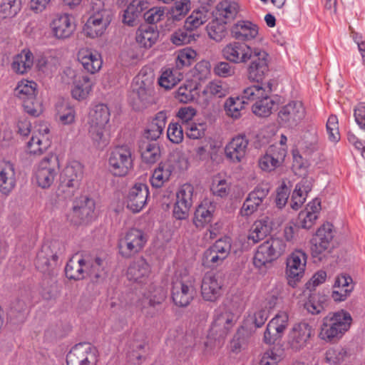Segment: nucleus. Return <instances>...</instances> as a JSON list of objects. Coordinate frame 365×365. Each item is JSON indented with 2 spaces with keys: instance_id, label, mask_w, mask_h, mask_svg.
<instances>
[{
  "instance_id": "nucleus-1",
  "label": "nucleus",
  "mask_w": 365,
  "mask_h": 365,
  "mask_svg": "<svg viewBox=\"0 0 365 365\" xmlns=\"http://www.w3.org/2000/svg\"><path fill=\"white\" fill-rule=\"evenodd\" d=\"M110 116V110L103 103L95 106L89 112L88 134L93 144L98 147H105L108 143L106 131Z\"/></svg>"
},
{
  "instance_id": "nucleus-23",
  "label": "nucleus",
  "mask_w": 365,
  "mask_h": 365,
  "mask_svg": "<svg viewBox=\"0 0 365 365\" xmlns=\"http://www.w3.org/2000/svg\"><path fill=\"white\" fill-rule=\"evenodd\" d=\"M71 16L68 14H58L51 23L53 36L58 39L69 38L75 30V25L71 22Z\"/></svg>"
},
{
  "instance_id": "nucleus-24",
  "label": "nucleus",
  "mask_w": 365,
  "mask_h": 365,
  "mask_svg": "<svg viewBox=\"0 0 365 365\" xmlns=\"http://www.w3.org/2000/svg\"><path fill=\"white\" fill-rule=\"evenodd\" d=\"M231 36L237 41L247 43L258 35V26L249 21H240L232 27Z\"/></svg>"
},
{
  "instance_id": "nucleus-29",
  "label": "nucleus",
  "mask_w": 365,
  "mask_h": 365,
  "mask_svg": "<svg viewBox=\"0 0 365 365\" xmlns=\"http://www.w3.org/2000/svg\"><path fill=\"white\" fill-rule=\"evenodd\" d=\"M166 113L163 111L158 112L155 117L150 122L145 129L144 137L150 140H156L160 138L166 124Z\"/></svg>"
},
{
  "instance_id": "nucleus-35",
  "label": "nucleus",
  "mask_w": 365,
  "mask_h": 365,
  "mask_svg": "<svg viewBox=\"0 0 365 365\" xmlns=\"http://www.w3.org/2000/svg\"><path fill=\"white\" fill-rule=\"evenodd\" d=\"M215 211V205L210 202L202 203L200 205L195 212L193 222L197 228H202L209 224L213 217Z\"/></svg>"
},
{
  "instance_id": "nucleus-58",
  "label": "nucleus",
  "mask_w": 365,
  "mask_h": 365,
  "mask_svg": "<svg viewBox=\"0 0 365 365\" xmlns=\"http://www.w3.org/2000/svg\"><path fill=\"white\" fill-rule=\"evenodd\" d=\"M190 9V0H180L179 1H176L175 6L170 9L171 18L175 21H179L187 14Z\"/></svg>"
},
{
  "instance_id": "nucleus-16",
  "label": "nucleus",
  "mask_w": 365,
  "mask_h": 365,
  "mask_svg": "<svg viewBox=\"0 0 365 365\" xmlns=\"http://www.w3.org/2000/svg\"><path fill=\"white\" fill-rule=\"evenodd\" d=\"M112 16L111 11L93 12L83 26V34L91 38L101 36L112 21Z\"/></svg>"
},
{
  "instance_id": "nucleus-5",
  "label": "nucleus",
  "mask_w": 365,
  "mask_h": 365,
  "mask_svg": "<svg viewBox=\"0 0 365 365\" xmlns=\"http://www.w3.org/2000/svg\"><path fill=\"white\" fill-rule=\"evenodd\" d=\"M147 241V235L143 230L131 228L119 239L118 252L123 258L130 259L143 250Z\"/></svg>"
},
{
  "instance_id": "nucleus-54",
  "label": "nucleus",
  "mask_w": 365,
  "mask_h": 365,
  "mask_svg": "<svg viewBox=\"0 0 365 365\" xmlns=\"http://www.w3.org/2000/svg\"><path fill=\"white\" fill-rule=\"evenodd\" d=\"M61 175H63V178L76 180L77 182L80 184L83 178V166L77 161L72 162L63 169Z\"/></svg>"
},
{
  "instance_id": "nucleus-27",
  "label": "nucleus",
  "mask_w": 365,
  "mask_h": 365,
  "mask_svg": "<svg viewBox=\"0 0 365 365\" xmlns=\"http://www.w3.org/2000/svg\"><path fill=\"white\" fill-rule=\"evenodd\" d=\"M95 202L87 196H82L73 206V213L78 217L81 222L88 223L94 216Z\"/></svg>"
},
{
  "instance_id": "nucleus-57",
  "label": "nucleus",
  "mask_w": 365,
  "mask_h": 365,
  "mask_svg": "<svg viewBox=\"0 0 365 365\" xmlns=\"http://www.w3.org/2000/svg\"><path fill=\"white\" fill-rule=\"evenodd\" d=\"M194 187L191 184L185 183L182 185L177 192L176 200L191 207L193 201Z\"/></svg>"
},
{
  "instance_id": "nucleus-4",
  "label": "nucleus",
  "mask_w": 365,
  "mask_h": 365,
  "mask_svg": "<svg viewBox=\"0 0 365 365\" xmlns=\"http://www.w3.org/2000/svg\"><path fill=\"white\" fill-rule=\"evenodd\" d=\"M287 249V245L281 238H271L261 244L253 258L254 265L260 269L271 263L282 255Z\"/></svg>"
},
{
  "instance_id": "nucleus-43",
  "label": "nucleus",
  "mask_w": 365,
  "mask_h": 365,
  "mask_svg": "<svg viewBox=\"0 0 365 365\" xmlns=\"http://www.w3.org/2000/svg\"><path fill=\"white\" fill-rule=\"evenodd\" d=\"M21 0H1L0 2V18L16 16L21 9Z\"/></svg>"
},
{
  "instance_id": "nucleus-31",
  "label": "nucleus",
  "mask_w": 365,
  "mask_h": 365,
  "mask_svg": "<svg viewBox=\"0 0 365 365\" xmlns=\"http://www.w3.org/2000/svg\"><path fill=\"white\" fill-rule=\"evenodd\" d=\"M78 59L83 68L91 74L98 71L102 66L100 56L88 49L81 50L78 53Z\"/></svg>"
},
{
  "instance_id": "nucleus-19",
  "label": "nucleus",
  "mask_w": 365,
  "mask_h": 365,
  "mask_svg": "<svg viewBox=\"0 0 365 365\" xmlns=\"http://www.w3.org/2000/svg\"><path fill=\"white\" fill-rule=\"evenodd\" d=\"M222 282L217 274H206L202 281L201 294L209 302H215L222 295Z\"/></svg>"
},
{
  "instance_id": "nucleus-32",
  "label": "nucleus",
  "mask_w": 365,
  "mask_h": 365,
  "mask_svg": "<svg viewBox=\"0 0 365 365\" xmlns=\"http://www.w3.org/2000/svg\"><path fill=\"white\" fill-rule=\"evenodd\" d=\"M272 223L268 217H264L255 222L250 230L247 239L254 244L263 240L270 232Z\"/></svg>"
},
{
  "instance_id": "nucleus-34",
  "label": "nucleus",
  "mask_w": 365,
  "mask_h": 365,
  "mask_svg": "<svg viewBox=\"0 0 365 365\" xmlns=\"http://www.w3.org/2000/svg\"><path fill=\"white\" fill-rule=\"evenodd\" d=\"M272 83L269 81L266 83H257L244 89L242 99L245 101H257L269 95L272 92Z\"/></svg>"
},
{
  "instance_id": "nucleus-7",
  "label": "nucleus",
  "mask_w": 365,
  "mask_h": 365,
  "mask_svg": "<svg viewBox=\"0 0 365 365\" xmlns=\"http://www.w3.org/2000/svg\"><path fill=\"white\" fill-rule=\"evenodd\" d=\"M195 294L194 286L187 276H175L173 279L171 295L176 306L187 307L193 299Z\"/></svg>"
},
{
  "instance_id": "nucleus-56",
  "label": "nucleus",
  "mask_w": 365,
  "mask_h": 365,
  "mask_svg": "<svg viewBox=\"0 0 365 365\" xmlns=\"http://www.w3.org/2000/svg\"><path fill=\"white\" fill-rule=\"evenodd\" d=\"M196 52L190 48H184L181 50L176 58V66L181 69L184 66H190L195 61Z\"/></svg>"
},
{
  "instance_id": "nucleus-46",
  "label": "nucleus",
  "mask_w": 365,
  "mask_h": 365,
  "mask_svg": "<svg viewBox=\"0 0 365 365\" xmlns=\"http://www.w3.org/2000/svg\"><path fill=\"white\" fill-rule=\"evenodd\" d=\"M182 78V75L177 70L167 69L158 79V83L166 90L173 88Z\"/></svg>"
},
{
  "instance_id": "nucleus-28",
  "label": "nucleus",
  "mask_w": 365,
  "mask_h": 365,
  "mask_svg": "<svg viewBox=\"0 0 365 365\" xmlns=\"http://www.w3.org/2000/svg\"><path fill=\"white\" fill-rule=\"evenodd\" d=\"M159 32L156 26L140 25L136 31L137 43L143 48H149L158 39Z\"/></svg>"
},
{
  "instance_id": "nucleus-3",
  "label": "nucleus",
  "mask_w": 365,
  "mask_h": 365,
  "mask_svg": "<svg viewBox=\"0 0 365 365\" xmlns=\"http://www.w3.org/2000/svg\"><path fill=\"white\" fill-rule=\"evenodd\" d=\"M333 225L329 223L324 224L317 231L311 239V255L314 263L327 260L331 253L333 245Z\"/></svg>"
},
{
  "instance_id": "nucleus-62",
  "label": "nucleus",
  "mask_w": 365,
  "mask_h": 365,
  "mask_svg": "<svg viewBox=\"0 0 365 365\" xmlns=\"http://www.w3.org/2000/svg\"><path fill=\"white\" fill-rule=\"evenodd\" d=\"M210 248L225 259L231 250V239L227 237L220 238L210 246Z\"/></svg>"
},
{
  "instance_id": "nucleus-10",
  "label": "nucleus",
  "mask_w": 365,
  "mask_h": 365,
  "mask_svg": "<svg viewBox=\"0 0 365 365\" xmlns=\"http://www.w3.org/2000/svg\"><path fill=\"white\" fill-rule=\"evenodd\" d=\"M252 56V58L250 60V63L247 68V78L252 82L264 83L263 80L269 71L268 53L259 48H255L254 53Z\"/></svg>"
},
{
  "instance_id": "nucleus-15",
  "label": "nucleus",
  "mask_w": 365,
  "mask_h": 365,
  "mask_svg": "<svg viewBox=\"0 0 365 365\" xmlns=\"http://www.w3.org/2000/svg\"><path fill=\"white\" fill-rule=\"evenodd\" d=\"M254 51L255 48H252L247 43L233 41L222 49V56L230 63H246L252 58Z\"/></svg>"
},
{
  "instance_id": "nucleus-12",
  "label": "nucleus",
  "mask_w": 365,
  "mask_h": 365,
  "mask_svg": "<svg viewBox=\"0 0 365 365\" xmlns=\"http://www.w3.org/2000/svg\"><path fill=\"white\" fill-rule=\"evenodd\" d=\"M270 190L268 183H260L251 191L245 200L240 210L242 217H248L262 205Z\"/></svg>"
},
{
  "instance_id": "nucleus-20",
  "label": "nucleus",
  "mask_w": 365,
  "mask_h": 365,
  "mask_svg": "<svg viewBox=\"0 0 365 365\" xmlns=\"http://www.w3.org/2000/svg\"><path fill=\"white\" fill-rule=\"evenodd\" d=\"M148 196V187L145 184H135L127 196V208L133 212H140L145 205Z\"/></svg>"
},
{
  "instance_id": "nucleus-8",
  "label": "nucleus",
  "mask_w": 365,
  "mask_h": 365,
  "mask_svg": "<svg viewBox=\"0 0 365 365\" xmlns=\"http://www.w3.org/2000/svg\"><path fill=\"white\" fill-rule=\"evenodd\" d=\"M313 335L314 330L307 322L294 324L287 336V348L294 352L299 351L307 346Z\"/></svg>"
},
{
  "instance_id": "nucleus-6",
  "label": "nucleus",
  "mask_w": 365,
  "mask_h": 365,
  "mask_svg": "<svg viewBox=\"0 0 365 365\" xmlns=\"http://www.w3.org/2000/svg\"><path fill=\"white\" fill-rule=\"evenodd\" d=\"M108 163L110 171L115 176H125L133 168L131 148L127 145L116 146L110 152Z\"/></svg>"
},
{
  "instance_id": "nucleus-61",
  "label": "nucleus",
  "mask_w": 365,
  "mask_h": 365,
  "mask_svg": "<svg viewBox=\"0 0 365 365\" xmlns=\"http://www.w3.org/2000/svg\"><path fill=\"white\" fill-rule=\"evenodd\" d=\"M166 299V292L163 287H158L153 289L143 301L147 302L148 304L154 307H161L163 302Z\"/></svg>"
},
{
  "instance_id": "nucleus-33",
  "label": "nucleus",
  "mask_w": 365,
  "mask_h": 365,
  "mask_svg": "<svg viewBox=\"0 0 365 365\" xmlns=\"http://www.w3.org/2000/svg\"><path fill=\"white\" fill-rule=\"evenodd\" d=\"M33 64V53L29 50L24 49L14 57L11 68L18 74H24L31 68Z\"/></svg>"
},
{
  "instance_id": "nucleus-51",
  "label": "nucleus",
  "mask_w": 365,
  "mask_h": 365,
  "mask_svg": "<svg viewBox=\"0 0 365 365\" xmlns=\"http://www.w3.org/2000/svg\"><path fill=\"white\" fill-rule=\"evenodd\" d=\"M79 185L76 180L73 179L72 180V179L63 178V175L61 174L58 192L59 194L61 193L64 195V198H71L73 196L75 191L78 188Z\"/></svg>"
},
{
  "instance_id": "nucleus-38",
  "label": "nucleus",
  "mask_w": 365,
  "mask_h": 365,
  "mask_svg": "<svg viewBox=\"0 0 365 365\" xmlns=\"http://www.w3.org/2000/svg\"><path fill=\"white\" fill-rule=\"evenodd\" d=\"M226 21H221L218 17L207 26V31L210 38L220 42L227 35Z\"/></svg>"
},
{
  "instance_id": "nucleus-26",
  "label": "nucleus",
  "mask_w": 365,
  "mask_h": 365,
  "mask_svg": "<svg viewBox=\"0 0 365 365\" xmlns=\"http://www.w3.org/2000/svg\"><path fill=\"white\" fill-rule=\"evenodd\" d=\"M14 166L10 162L0 163V192L8 195L16 186Z\"/></svg>"
},
{
  "instance_id": "nucleus-50",
  "label": "nucleus",
  "mask_w": 365,
  "mask_h": 365,
  "mask_svg": "<svg viewBox=\"0 0 365 365\" xmlns=\"http://www.w3.org/2000/svg\"><path fill=\"white\" fill-rule=\"evenodd\" d=\"M170 41L173 44L180 46L195 41V35L184 26L183 29H178L170 36Z\"/></svg>"
},
{
  "instance_id": "nucleus-30",
  "label": "nucleus",
  "mask_w": 365,
  "mask_h": 365,
  "mask_svg": "<svg viewBox=\"0 0 365 365\" xmlns=\"http://www.w3.org/2000/svg\"><path fill=\"white\" fill-rule=\"evenodd\" d=\"M86 261L78 258V255L73 256L65 267L66 277L70 279L81 280L86 277Z\"/></svg>"
},
{
  "instance_id": "nucleus-44",
  "label": "nucleus",
  "mask_w": 365,
  "mask_h": 365,
  "mask_svg": "<svg viewBox=\"0 0 365 365\" xmlns=\"http://www.w3.org/2000/svg\"><path fill=\"white\" fill-rule=\"evenodd\" d=\"M37 84L33 81H22L15 89L16 96L22 101L37 94Z\"/></svg>"
},
{
  "instance_id": "nucleus-18",
  "label": "nucleus",
  "mask_w": 365,
  "mask_h": 365,
  "mask_svg": "<svg viewBox=\"0 0 365 365\" xmlns=\"http://www.w3.org/2000/svg\"><path fill=\"white\" fill-rule=\"evenodd\" d=\"M288 326V316L285 313L278 314L267 325L263 336V342L267 345L274 344L282 339Z\"/></svg>"
},
{
  "instance_id": "nucleus-63",
  "label": "nucleus",
  "mask_w": 365,
  "mask_h": 365,
  "mask_svg": "<svg viewBox=\"0 0 365 365\" xmlns=\"http://www.w3.org/2000/svg\"><path fill=\"white\" fill-rule=\"evenodd\" d=\"M225 259L216 253L211 248L205 250L202 258V264L209 268H214L220 265Z\"/></svg>"
},
{
  "instance_id": "nucleus-45",
  "label": "nucleus",
  "mask_w": 365,
  "mask_h": 365,
  "mask_svg": "<svg viewBox=\"0 0 365 365\" xmlns=\"http://www.w3.org/2000/svg\"><path fill=\"white\" fill-rule=\"evenodd\" d=\"M274 104V101L269 95H266L255 103L252 108V112L259 117H267L272 113Z\"/></svg>"
},
{
  "instance_id": "nucleus-59",
  "label": "nucleus",
  "mask_w": 365,
  "mask_h": 365,
  "mask_svg": "<svg viewBox=\"0 0 365 365\" xmlns=\"http://www.w3.org/2000/svg\"><path fill=\"white\" fill-rule=\"evenodd\" d=\"M164 14L165 11L163 7L148 8L143 13V19L149 24L148 26H155L163 19Z\"/></svg>"
},
{
  "instance_id": "nucleus-2",
  "label": "nucleus",
  "mask_w": 365,
  "mask_h": 365,
  "mask_svg": "<svg viewBox=\"0 0 365 365\" xmlns=\"http://www.w3.org/2000/svg\"><path fill=\"white\" fill-rule=\"evenodd\" d=\"M351 322L350 314L344 310L329 313L323 319L319 336L326 341L335 342L348 331Z\"/></svg>"
},
{
  "instance_id": "nucleus-13",
  "label": "nucleus",
  "mask_w": 365,
  "mask_h": 365,
  "mask_svg": "<svg viewBox=\"0 0 365 365\" xmlns=\"http://www.w3.org/2000/svg\"><path fill=\"white\" fill-rule=\"evenodd\" d=\"M307 255L301 250L293 252L287 259L286 274L288 283L294 287L304 274Z\"/></svg>"
},
{
  "instance_id": "nucleus-42",
  "label": "nucleus",
  "mask_w": 365,
  "mask_h": 365,
  "mask_svg": "<svg viewBox=\"0 0 365 365\" xmlns=\"http://www.w3.org/2000/svg\"><path fill=\"white\" fill-rule=\"evenodd\" d=\"M217 11L220 20L227 23L236 16L237 14V4L227 1H222L217 6Z\"/></svg>"
},
{
  "instance_id": "nucleus-25",
  "label": "nucleus",
  "mask_w": 365,
  "mask_h": 365,
  "mask_svg": "<svg viewBox=\"0 0 365 365\" xmlns=\"http://www.w3.org/2000/svg\"><path fill=\"white\" fill-rule=\"evenodd\" d=\"M148 7L149 3L145 0H133L124 11L123 22L129 26L136 25Z\"/></svg>"
},
{
  "instance_id": "nucleus-17",
  "label": "nucleus",
  "mask_w": 365,
  "mask_h": 365,
  "mask_svg": "<svg viewBox=\"0 0 365 365\" xmlns=\"http://www.w3.org/2000/svg\"><path fill=\"white\" fill-rule=\"evenodd\" d=\"M57 157L50 155L44 157L38 164L36 178L39 187L46 189L51 187L57 175Z\"/></svg>"
},
{
  "instance_id": "nucleus-11",
  "label": "nucleus",
  "mask_w": 365,
  "mask_h": 365,
  "mask_svg": "<svg viewBox=\"0 0 365 365\" xmlns=\"http://www.w3.org/2000/svg\"><path fill=\"white\" fill-rule=\"evenodd\" d=\"M97 350L90 343L76 344L66 356L67 365H96Z\"/></svg>"
},
{
  "instance_id": "nucleus-36",
  "label": "nucleus",
  "mask_w": 365,
  "mask_h": 365,
  "mask_svg": "<svg viewBox=\"0 0 365 365\" xmlns=\"http://www.w3.org/2000/svg\"><path fill=\"white\" fill-rule=\"evenodd\" d=\"M92 88L90 78L87 76H79L73 82V88L71 90L72 97L78 101L86 99Z\"/></svg>"
},
{
  "instance_id": "nucleus-53",
  "label": "nucleus",
  "mask_w": 365,
  "mask_h": 365,
  "mask_svg": "<svg viewBox=\"0 0 365 365\" xmlns=\"http://www.w3.org/2000/svg\"><path fill=\"white\" fill-rule=\"evenodd\" d=\"M86 275L97 282L103 276V260L100 257H96L93 262L86 261Z\"/></svg>"
},
{
  "instance_id": "nucleus-40",
  "label": "nucleus",
  "mask_w": 365,
  "mask_h": 365,
  "mask_svg": "<svg viewBox=\"0 0 365 365\" xmlns=\"http://www.w3.org/2000/svg\"><path fill=\"white\" fill-rule=\"evenodd\" d=\"M170 175V166L160 163L158 167L154 170L150 178L152 186L156 188L161 187L164 182L169 179Z\"/></svg>"
},
{
  "instance_id": "nucleus-39",
  "label": "nucleus",
  "mask_w": 365,
  "mask_h": 365,
  "mask_svg": "<svg viewBox=\"0 0 365 365\" xmlns=\"http://www.w3.org/2000/svg\"><path fill=\"white\" fill-rule=\"evenodd\" d=\"M51 145V142L44 135L38 133L33 135L27 143V148L30 153L41 155L45 152Z\"/></svg>"
},
{
  "instance_id": "nucleus-14",
  "label": "nucleus",
  "mask_w": 365,
  "mask_h": 365,
  "mask_svg": "<svg viewBox=\"0 0 365 365\" xmlns=\"http://www.w3.org/2000/svg\"><path fill=\"white\" fill-rule=\"evenodd\" d=\"M305 109L299 101H292L279 109L278 122L282 126H296L304 117Z\"/></svg>"
},
{
  "instance_id": "nucleus-21",
  "label": "nucleus",
  "mask_w": 365,
  "mask_h": 365,
  "mask_svg": "<svg viewBox=\"0 0 365 365\" xmlns=\"http://www.w3.org/2000/svg\"><path fill=\"white\" fill-rule=\"evenodd\" d=\"M151 273V267L143 257L132 262L127 270V277L130 281L138 284H146Z\"/></svg>"
},
{
  "instance_id": "nucleus-48",
  "label": "nucleus",
  "mask_w": 365,
  "mask_h": 365,
  "mask_svg": "<svg viewBox=\"0 0 365 365\" xmlns=\"http://www.w3.org/2000/svg\"><path fill=\"white\" fill-rule=\"evenodd\" d=\"M247 103L242 98H229L225 103V109L227 114L233 118L237 119L241 116V110L244 107V104Z\"/></svg>"
},
{
  "instance_id": "nucleus-55",
  "label": "nucleus",
  "mask_w": 365,
  "mask_h": 365,
  "mask_svg": "<svg viewBox=\"0 0 365 365\" xmlns=\"http://www.w3.org/2000/svg\"><path fill=\"white\" fill-rule=\"evenodd\" d=\"M22 103L25 112L31 116L37 117L43 113L42 103L36 96L29 98L23 101Z\"/></svg>"
},
{
  "instance_id": "nucleus-49",
  "label": "nucleus",
  "mask_w": 365,
  "mask_h": 365,
  "mask_svg": "<svg viewBox=\"0 0 365 365\" xmlns=\"http://www.w3.org/2000/svg\"><path fill=\"white\" fill-rule=\"evenodd\" d=\"M250 334L244 328L237 330L230 341V349L232 352L239 353L245 349L249 343Z\"/></svg>"
},
{
  "instance_id": "nucleus-60",
  "label": "nucleus",
  "mask_w": 365,
  "mask_h": 365,
  "mask_svg": "<svg viewBox=\"0 0 365 365\" xmlns=\"http://www.w3.org/2000/svg\"><path fill=\"white\" fill-rule=\"evenodd\" d=\"M57 60L51 56H40L36 61L37 68L45 73H51L56 71Z\"/></svg>"
},
{
  "instance_id": "nucleus-64",
  "label": "nucleus",
  "mask_w": 365,
  "mask_h": 365,
  "mask_svg": "<svg viewBox=\"0 0 365 365\" xmlns=\"http://www.w3.org/2000/svg\"><path fill=\"white\" fill-rule=\"evenodd\" d=\"M347 357L346 351L340 346L328 349L326 352V360L330 364H339Z\"/></svg>"
},
{
  "instance_id": "nucleus-47",
  "label": "nucleus",
  "mask_w": 365,
  "mask_h": 365,
  "mask_svg": "<svg viewBox=\"0 0 365 365\" xmlns=\"http://www.w3.org/2000/svg\"><path fill=\"white\" fill-rule=\"evenodd\" d=\"M153 90L150 86L145 87L140 86L137 89L133 91L132 96L135 102V109L140 110L146 107L150 102Z\"/></svg>"
},
{
  "instance_id": "nucleus-41",
  "label": "nucleus",
  "mask_w": 365,
  "mask_h": 365,
  "mask_svg": "<svg viewBox=\"0 0 365 365\" xmlns=\"http://www.w3.org/2000/svg\"><path fill=\"white\" fill-rule=\"evenodd\" d=\"M208 11L205 8L194 10L192 14L186 19L185 27L193 32V30L197 29L207 20Z\"/></svg>"
},
{
  "instance_id": "nucleus-9",
  "label": "nucleus",
  "mask_w": 365,
  "mask_h": 365,
  "mask_svg": "<svg viewBox=\"0 0 365 365\" xmlns=\"http://www.w3.org/2000/svg\"><path fill=\"white\" fill-rule=\"evenodd\" d=\"M59 247L60 243L57 241L44 244L36 255V269L43 273L50 274L58 264Z\"/></svg>"
},
{
  "instance_id": "nucleus-22",
  "label": "nucleus",
  "mask_w": 365,
  "mask_h": 365,
  "mask_svg": "<svg viewBox=\"0 0 365 365\" xmlns=\"http://www.w3.org/2000/svg\"><path fill=\"white\" fill-rule=\"evenodd\" d=\"M249 140L245 135L234 137L225 146L226 157L233 163H240L245 157Z\"/></svg>"
},
{
  "instance_id": "nucleus-37",
  "label": "nucleus",
  "mask_w": 365,
  "mask_h": 365,
  "mask_svg": "<svg viewBox=\"0 0 365 365\" xmlns=\"http://www.w3.org/2000/svg\"><path fill=\"white\" fill-rule=\"evenodd\" d=\"M139 149L142 160L146 164H154L160 158V148L157 143L142 141Z\"/></svg>"
},
{
  "instance_id": "nucleus-52",
  "label": "nucleus",
  "mask_w": 365,
  "mask_h": 365,
  "mask_svg": "<svg viewBox=\"0 0 365 365\" xmlns=\"http://www.w3.org/2000/svg\"><path fill=\"white\" fill-rule=\"evenodd\" d=\"M284 350L275 347L269 349L264 353L260 365H277L284 359Z\"/></svg>"
}]
</instances>
